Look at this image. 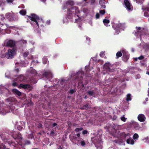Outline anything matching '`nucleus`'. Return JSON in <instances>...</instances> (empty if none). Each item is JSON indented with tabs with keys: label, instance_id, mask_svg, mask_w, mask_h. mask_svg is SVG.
Returning a JSON list of instances; mask_svg holds the SVG:
<instances>
[{
	"label": "nucleus",
	"instance_id": "6e6d98bb",
	"mask_svg": "<svg viewBox=\"0 0 149 149\" xmlns=\"http://www.w3.org/2000/svg\"><path fill=\"white\" fill-rule=\"evenodd\" d=\"M128 58H129V57H128V56H127V58H127V59H128Z\"/></svg>",
	"mask_w": 149,
	"mask_h": 149
},
{
	"label": "nucleus",
	"instance_id": "c85d7f7f",
	"mask_svg": "<svg viewBox=\"0 0 149 149\" xmlns=\"http://www.w3.org/2000/svg\"><path fill=\"white\" fill-rule=\"evenodd\" d=\"M88 94L90 96H91L93 95L94 93L92 91H89L88 92Z\"/></svg>",
	"mask_w": 149,
	"mask_h": 149
},
{
	"label": "nucleus",
	"instance_id": "39448f33",
	"mask_svg": "<svg viewBox=\"0 0 149 149\" xmlns=\"http://www.w3.org/2000/svg\"><path fill=\"white\" fill-rule=\"evenodd\" d=\"M112 65L110 63H106L104 65V69L106 70L107 71L109 72H113L114 69H112Z\"/></svg>",
	"mask_w": 149,
	"mask_h": 149
},
{
	"label": "nucleus",
	"instance_id": "a19ab883",
	"mask_svg": "<svg viewBox=\"0 0 149 149\" xmlns=\"http://www.w3.org/2000/svg\"><path fill=\"white\" fill-rule=\"evenodd\" d=\"M57 125V124L56 123H54L52 124V126L53 127H54Z\"/></svg>",
	"mask_w": 149,
	"mask_h": 149
},
{
	"label": "nucleus",
	"instance_id": "c9c22d12",
	"mask_svg": "<svg viewBox=\"0 0 149 149\" xmlns=\"http://www.w3.org/2000/svg\"><path fill=\"white\" fill-rule=\"evenodd\" d=\"M88 132L87 130H84L82 132V134H86Z\"/></svg>",
	"mask_w": 149,
	"mask_h": 149
},
{
	"label": "nucleus",
	"instance_id": "f704fd0d",
	"mask_svg": "<svg viewBox=\"0 0 149 149\" xmlns=\"http://www.w3.org/2000/svg\"><path fill=\"white\" fill-rule=\"evenodd\" d=\"M122 24H118L117 25V27L119 28H120L122 26Z\"/></svg>",
	"mask_w": 149,
	"mask_h": 149
},
{
	"label": "nucleus",
	"instance_id": "dca6fc26",
	"mask_svg": "<svg viewBox=\"0 0 149 149\" xmlns=\"http://www.w3.org/2000/svg\"><path fill=\"white\" fill-rule=\"evenodd\" d=\"M122 56V53L120 52H118L116 54V58H117L121 56Z\"/></svg>",
	"mask_w": 149,
	"mask_h": 149
},
{
	"label": "nucleus",
	"instance_id": "412c9836",
	"mask_svg": "<svg viewBox=\"0 0 149 149\" xmlns=\"http://www.w3.org/2000/svg\"><path fill=\"white\" fill-rule=\"evenodd\" d=\"M18 79L20 81H22L24 79V77L22 75H21L19 76V77L18 78Z\"/></svg>",
	"mask_w": 149,
	"mask_h": 149
},
{
	"label": "nucleus",
	"instance_id": "7ed1b4c3",
	"mask_svg": "<svg viewBox=\"0 0 149 149\" xmlns=\"http://www.w3.org/2000/svg\"><path fill=\"white\" fill-rule=\"evenodd\" d=\"M15 54V52L14 49H8L6 53L5 56L8 59L12 58Z\"/></svg>",
	"mask_w": 149,
	"mask_h": 149
},
{
	"label": "nucleus",
	"instance_id": "b1692460",
	"mask_svg": "<svg viewBox=\"0 0 149 149\" xmlns=\"http://www.w3.org/2000/svg\"><path fill=\"white\" fill-rule=\"evenodd\" d=\"M6 147L4 145L1 144L0 145V149H6Z\"/></svg>",
	"mask_w": 149,
	"mask_h": 149
},
{
	"label": "nucleus",
	"instance_id": "4d7b16f0",
	"mask_svg": "<svg viewBox=\"0 0 149 149\" xmlns=\"http://www.w3.org/2000/svg\"><path fill=\"white\" fill-rule=\"evenodd\" d=\"M137 32H138V33H139L140 32V31H137Z\"/></svg>",
	"mask_w": 149,
	"mask_h": 149
},
{
	"label": "nucleus",
	"instance_id": "473e14b6",
	"mask_svg": "<svg viewBox=\"0 0 149 149\" xmlns=\"http://www.w3.org/2000/svg\"><path fill=\"white\" fill-rule=\"evenodd\" d=\"M55 134V132L54 131H52L50 133V135L53 136Z\"/></svg>",
	"mask_w": 149,
	"mask_h": 149
},
{
	"label": "nucleus",
	"instance_id": "a18cd8bd",
	"mask_svg": "<svg viewBox=\"0 0 149 149\" xmlns=\"http://www.w3.org/2000/svg\"><path fill=\"white\" fill-rule=\"evenodd\" d=\"M77 136H78V137H79L80 136V134H79V133H78L77 134Z\"/></svg>",
	"mask_w": 149,
	"mask_h": 149
},
{
	"label": "nucleus",
	"instance_id": "680f3d73",
	"mask_svg": "<svg viewBox=\"0 0 149 149\" xmlns=\"http://www.w3.org/2000/svg\"><path fill=\"white\" fill-rule=\"evenodd\" d=\"M50 23V22H48V23Z\"/></svg>",
	"mask_w": 149,
	"mask_h": 149
},
{
	"label": "nucleus",
	"instance_id": "864d4df0",
	"mask_svg": "<svg viewBox=\"0 0 149 149\" xmlns=\"http://www.w3.org/2000/svg\"><path fill=\"white\" fill-rule=\"evenodd\" d=\"M148 98H146V101H147L148 100Z\"/></svg>",
	"mask_w": 149,
	"mask_h": 149
},
{
	"label": "nucleus",
	"instance_id": "6e6552de",
	"mask_svg": "<svg viewBox=\"0 0 149 149\" xmlns=\"http://www.w3.org/2000/svg\"><path fill=\"white\" fill-rule=\"evenodd\" d=\"M138 120L140 122H144L146 120V117L145 116L142 114H139L138 116Z\"/></svg>",
	"mask_w": 149,
	"mask_h": 149
},
{
	"label": "nucleus",
	"instance_id": "bf43d9fd",
	"mask_svg": "<svg viewBox=\"0 0 149 149\" xmlns=\"http://www.w3.org/2000/svg\"><path fill=\"white\" fill-rule=\"evenodd\" d=\"M32 24V23H31V24Z\"/></svg>",
	"mask_w": 149,
	"mask_h": 149
},
{
	"label": "nucleus",
	"instance_id": "9d476101",
	"mask_svg": "<svg viewBox=\"0 0 149 149\" xmlns=\"http://www.w3.org/2000/svg\"><path fill=\"white\" fill-rule=\"evenodd\" d=\"M124 3L126 8L128 10H131V6L130 3L127 0H125Z\"/></svg>",
	"mask_w": 149,
	"mask_h": 149
},
{
	"label": "nucleus",
	"instance_id": "72a5a7b5",
	"mask_svg": "<svg viewBox=\"0 0 149 149\" xmlns=\"http://www.w3.org/2000/svg\"><path fill=\"white\" fill-rule=\"evenodd\" d=\"M144 58V56H141L140 57L138 58V59L141 60L143 59Z\"/></svg>",
	"mask_w": 149,
	"mask_h": 149
},
{
	"label": "nucleus",
	"instance_id": "a878e982",
	"mask_svg": "<svg viewBox=\"0 0 149 149\" xmlns=\"http://www.w3.org/2000/svg\"><path fill=\"white\" fill-rule=\"evenodd\" d=\"M29 54V52H25L24 53L23 55V56L24 57H26Z\"/></svg>",
	"mask_w": 149,
	"mask_h": 149
},
{
	"label": "nucleus",
	"instance_id": "bb28decb",
	"mask_svg": "<svg viewBox=\"0 0 149 149\" xmlns=\"http://www.w3.org/2000/svg\"><path fill=\"white\" fill-rule=\"evenodd\" d=\"M105 13L104 10H101L100 11V13L102 15H103Z\"/></svg>",
	"mask_w": 149,
	"mask_h": 149
},
{
	"label": "nucleus",
	"instance_id": "393cba45",
	"mask_svg": "<svg viewBox=\"0 0 149 149\" xmlns=\"http://www.w3.org/2000/svg\"><path fill=\"white\" fill-rule=\"evenodd\" d=\"M122 52L123 54V56L124 57L126 56L127 52L125 50H123L122 51Z\"/></svg>",
	"mask_w": 149,
	"mask_h": 149
},
{
	"label": "nucleus",
	"instance_id": "0eeeda50",
	"mask_svg": "<svg viewBox=\"0 0 149 149\" xmlns=\"http://www.w3.org/2000/svg\"><path fill=\"white\" fill-rule=\"evenodd\" d=\"M15 99L13 97H9L6 100V104L9 106L11 105V104L12 102L14 101Z\"/></svg>",
	"mask_w": 149,
	"mask_h": 149
},
{
	"label": "nucleus",
	"instance_id": "58836bf2",
	"mask_svg": "<svg viewBox=\"0 0 149 149\" xmlns=\"http://www.w3.org/2000/svg\"><path fill=\"white\" fill-rule=\"evenodd\" d=\"M13 0H7L8 3H12L13 2Z\"/></svg>",
	"mask_w": 149,
	"mask_h": 149
},
{
	"label": "nucleus",
	"instance_id": "aec40b11",
	"mask_svg": "<svg viewBox=\"0 0 149 149\" xmlns=\"http://www.w3.org/2000/svg\"><path fill=\"white\" fill-rule=\"evenodd\" d=\"M88 105L87 104L84 105L83 107L81 108V109H88Z\"/></svg>",
	"mask_w": 149,
	"mask_h": 149
},
{
	"label": "nucleus",
	"instance_id": "7c9ffc66",
	"mask_svg": "<svg viewBox=\"0 0 149 149\" xmlns=\"http://www.w3.org/2000/svg\"><path fill=\"white\" fill-rule=\"evenodd\" d=\"M100 56L102 57H104L105 56L104 52H102L100 53Z\"/></svg>",
	"mask_w": 149,
	"mask_h": 149
},
{
	"label": "nucleus",
	"instance_id": "cd10ccee",
	"mask_svg": "<svg viewBox=\"0 0 149 149\" xmlns=\"http://www.w3.org/2000/svg\"><path fill=\"white\" fill-rule=\"evenodd\" d=\"M5 17L3 15H0V19L2 20H3L5 19Z\"/></svg>",
	"mask_w": 149,
	"mask_h": 149
},
{
	"label": "nucleus",
	"instance_id": "20e7f679",
	"mask_svg": "<svg viewBox=\"0 0 149 149\" xmlns=\"http://www.w3.org/2000/svg\"><path fill=\"white\" fill-rule=\"evenodd\" d=\"M122 135L123 137L125 138L128 139L126 141L127 143L128 144H130L132 145L134 144V141L132 138H130V135L129 133L125 134V133H123Z\"/></svg>",
	"mask_w": 149,
	"mask_h": 149
},
{
	"label": "nucleus",
	"instance_id": "2eb2a0df",
	"mask_svg": "<svg viewBox=\"0 0 149 149\" xmlns=\"http://www.w3.org/2000/svg\"><path fill=\"white\" fill-rule=\"evenodd\" d=\"M134 128L136 130H139L140 129V127L138 123H136L134 124Z\"/></svg>",
	"mask_w": 149,
	"mask_h": 149
},
{
	"label": "nucleus",
	"instance_id": "3c124183",
	"mask_svg": "<svg viewBox=\"0 0 149 149\" xmlns=\"http://www.w3.org/2000/svg\"><path fill=\"white\" fill-rule=\"evenodd\" d=\"M41 1L44 2H45V0H41Z\"/></svg>",
	"mask_w": 149,
	"mask_h": 149
},
{
	"label": "nucleus",
	"instance_id": "f3484780",
	"mask_svg": "<svg viewBox=\"0 0 149 149\" xmlns=\"http://www.w3.org/2000/svg\"><path fill=\"white\" fill-rule=\"evenodd\" d=\"M131 95L130 94H128L127 95L126 100L127 101H130L131 100Z\"/></svg>",
	"mask_w": 149,
	"mask_h": 149
},
{
	"label": "nucleus",
	"instance_id": "5701e85b",
	"mask_svg": "<svg viewBox=\"0 0 149 149\" xmlns=\"http://www.w3.org/2000/svg\"><path fill=\"white\" fill-rule=\"evenodd\" d=\"M103 22L105 25V24H108L109 22V21L108 19H105L103 20Z\"/></svg>",
	"mask_w": 149,
	"mask_h": 149
},
{
	"label": "nucleus",
	"instance_id": "4468645a",
	"mask_svg": "<svg viewBox=\"0 0 149 149\" xmlns=\"http://www.w3.org/2000/svg\"><path fill=\"white\" fill-rule=\"evenodd\" d=\"M13 91L14 93L17 94L19 96H20L21 95V93L16 89H14L13 90Z\"/></svg>",
	"mask_w": 149,
	"mask_h": 149
},
{
	"label": "nucleus",
	"instance_id": "49530a36",
	"mask_svg": "<svg viewBox=\"0 0 149 149\" xmlns=\"http://www.w3.org/2000/svg\"><path fill=\"white\" fill-rule=\"evenodd\" d=\"M146 14H147V13H144V15H145V16H146L147 17H148V16H147V15H146Z\"/></svg>",
	"mask_w": 149,
	"mask_h": 149
},
{
	"label": "nucleus",
	"instance_id": "ea45409f",
	"mask_svg": "<svg viewBox=\"0 0 149 149\" xmlns=\"http://www.w3.org/2000/svg\"><path fill=\"white\" fill-rule=\"evenodd\" d=\"M74 92V91L73 90H71L70 91V93H73Z\"/></svg>",
	"mask_w": 149,
	"mask_h": 149
},
{
	"label": "nucleus",
	"instance_id": "f03ea898",
	"mask_svg": "<svg viewBox=\"0 0 149 149\" xmlns=\"http://www.w3.org/2000/svg\"><path fill=\"white\" fill-rule=\"evenodd\" d=\"M5 17L6 19H8L10 21L16 20L18 19L17 17L12 11L10 13H6L5 15Z\"/></svg>",
	"mask_w": 149,
	"mask_h": 149
},
{
	"label": "nucleus",
	"instance_id": "052dcab7",
	"mask_svg": "<svg viewBox=\"0 0 149 149\" xmlns=\"http://www.w3.org/2000/svg\"><path fill=\"white\" fill-rule=\"evenodd\" d=\"M85 1H86V0H84Z\"/></svg>",
	"mask_w": 149,
	"mask_h": 149
},
{
	"label": "nucleus",
	"instance_id": "79ce46f5",
	"mask_svg": "<svg viewBox=\"0 0 149 149\" xmlns=\"http://www.w3.org/2000/svg\"><path fill=\"white\" fill-rule=\"evenodd\" d=\"M82 72L81 71H80V72H79L78 73V74H81V75L82 74Z\"/></svg>",
	"mask_w": 149,
	"mask_h": 149
},
{
	"label": "nucleus",
	"instance_id": "ddd939ff",
	"mask_svg": "<svg viewBox=\"0 0 149 149\" xmlns=\"http://www.w3.org/2000/svg\"><path fill=\"white\" fill-rule=\"evenodd\" d=\"M99 3L101 5L102 8H105L106 6L104 4L105 1L104 0H100Z\"/></svg>",
	"mask_w": 149,
	"mask_h": 149
},
{
	"label": "nucleus",
	"instance_id": "9b49d317",
	"mask_svg": "<svg viewBox=\"0 0 149 149\" xmlns=\"http://www.w3.org/2000/svg\"><path fill=\"white\" fill-rule=\"evenodd\" d=\"M15 45V43L12 40H10L8 41L6 43V45L7 46L13 47Z\"/></svg>",
	"mask_w": 149,
	"mask_h": 149
},
{
	"label": "nucleus",
	"instance_id": "4be33fe9",
	"mask_svg": "<svg viewBox=\"0 0 149 149\" xmlns=\"http://www.w3.org/2000/svg\"><path fill=\"white\" fill-rule=\"evenodd\" d=\"M83 129V128L82 127L76 128L75 129V131L76 132H78L81 131Z\"/></svg>",
	"mask_w": 149,
	"mask_h": 149
},
{
	"label": "nucleus",
	"instance_id": "f8f14e48",
	"mask_svg": "<svg viewBox=\"0 0 149 149\" xmlns=\"http://www.w3.org/2000/svg\"><path fill=\"white\" fill-rule=\"evenodd\" d=\"M19 87L20 88H22L25 89L29 88L30 87V86L29 84H20L19 85Z\"/></svg>",
	"mask_w": 149,
	"mask_h": 149
},
{
	"label": "nucleus",
	"instance_id": "de8ad7c7",
	"mask_svg": "<svg viewBox=\"0 0 149 149\" xmlns=\"http://www.w3.org/2000/svg\"><path fill=\"white\" fill-rule=\"evenodd\" d=\"M16 84V83H13V86H15Z\"/></svg>",
	"mask_w": 149,
	"mask_h": 149
},
{
	"label": "nucleus",
	"instance_id": "6ab92c4d",
	"mask_svg": "<svg viewBox=\"0 0 149 149\" xmlns=\"http://www.w3.org/2000/svg\"><path fill=\"white\" fill-rule=\"evenodd\" d=\"M139 135L136 133H135L133 136V138L134 139H137Z\"/></svg>",
	"mask_w": 149,
	"mask_h": 149
},
{
	"label": "nucleus",
	"instance_id": "603ef678",
	"mask_svg": "<svg viewBox=\"0 0 149 149\" xmlns=\"http://www.w3.org/2000/svg\"><path fill=\"white\" fill-rule=\"evenodd\" d=\"M58 149H62V148L61 146H60Z\"/></svg>",
	"mask_w": 149,
	"mask_h": 149
},
{
	"label": "nucleus",
	"instance_id": "e2e57ef3",
	"mask_svg": "<svg viewBox=\"0 0 149 149\" xmlns=\"http://www.w3.org/2000/svg\"><path fill=\"white\" fill-rule=\"evenodd\" d=\"M50 23V22H48V23Z\"/></svg>",
	"mask_w": 149,
	"mask_h": 149
},
{
	"label": "nucleus",
	"instance_id": "e433bc0d",
	"mask_svg": "<svg viewBox=\"0 0 149 149\" xmlns=\"http://www.w3.org/2000/svg\"><path fill=\"white\" fill-rule=\"evenodd\" d=\"M100 17V15L98 13H97L96 15V17L97 19H98Z\"/></svg>",
	"mask_w": 149,
	"mask_h": 149
},
{
	"label": "nucleus",
	"instance_id": "1a4fd4ad",
	"mask_svg": "<svg viewBox=\"0 0 149 149\" xmlns=\"http://www.w3.org/2000/svg\"><path fill=\"white\" fill-rule=\"evenodd\" d=\"M43 76L47 78H52L53 77L52 74L50 71L45 72L43 74Z\"/></svg>",
	"mask_w": 149,
	"mask_h": 149
},
{
	"label": "nucleus",
	"instance_id": "8fccbe9b",
	"mask_svg": "<svg viewBox=\"0 0 149 149\" xmlns=\"http://www.w3.org/2000/svg\"><path fill=\"white\" fill-rule=\"evenodd\" d=\"M33 72L34 73V74L36 73V71L35 70H33Z\"/></svg>",
	"mask_w": 149,
	"mask_h": 149
},
{
	"label": "nucleus",
	"instance_id": "c756f323",
	"mask_svg": "<svg viewBox=\"0 0 149 149\" xmlns=\"http://www.w3.org/2000/svg\"><path fill=\"white\" fill-rule=\"evenodd\" d=\"M80 144L82 146H84L86 145V143L84 141H81L80 142Z\"/></svg>",
	"mask_w": 149,
	"mask_h": 149
},
{
	"label": "nucleus",
	"instance_id": "423d86ee",
	"mask_svg": "<svg viewBox=\"0 0 149 149\" xmlns=\"http://www.w3.org/2000/svg\"><path fill=\"white\" fill-rule=\"evenodd\" d=\"M74 4L73 1L72 0H68L66 3V8L69 10L71 7Z\"/></svg>",
	"mask_w": 149,
	"mask_h": 149
},
{
	"label": "nucleus",
	"instance_id": "2f4dec72",
	"mask_svg": "<svg viewBox=\"0 0 149 149\" xmlns=\"http://www.w3.org/2000/svg\"><path fill=\"white\" fill-rule=\"evenodd\" d=\"M121 120L124 122H125L126 121V118L124 116H123L121 118Z\"/></svg>",
	"mask_w": 149,
	"mask_h": 149
},
{
	"label": "nucleus",
	"instance_id": "f257e3e1",
	"mask_svg": "<svg viewBox=\"0 0 149 149\" xmlns=\"http://www.w3.org/2000/svg\"><path fill=\"white\" fill-rule=\"evenodd\" d=\"M29 18L30 19L35 23V24L37 25L38 26H39V25H41V23H43L42 19L40 18L38 16L35 14H32L31 16H28Z\"/></svg>",
	"mask_w": 149,
	"mask_h": 149
},
{
	"label": "nucleus",
	"instance_id": "c03bdc74",
	"mask_svg": "<svg viewBox=\"0 0 149 149\" xmlns=\"http://www.w3.org/2000/svg\"><path fill=\"white\" fill-rule=\"evenodd\" d=\"M136 29H137V30H140L141 29V28L140 27H136Z\"/></svg>",
	"mask_w": 149,
	"mask_h": 149
},
{
	"label": "nucleus",
	"instance_id": "a211bd4d",
	"mask_svg": "<svg viewBox=\"0 0 149 149\" xmlns=\"http://www.w3.org/2000/svg\"><path fill=\"white\" fill-rule=\"evenodd\" d=\"M19 13L20 14L22 15H24L26 14V10H20Z\"/></svg>",
	"mask_w": 149,
	"mask_h": 149
},
{
	"label": "nucleus",
	"instance_id": "13d9d810",
	"mask_svg": "<svg viewBox=\"0 0 149 149\" xmlns=\"http://www.w3.org/2000/svg\"><path fill=\"white\" fill-rule=\"evenodd\" d=\"M25 42L26 43V41H25Z\"/></svg>",
	"mask_w": 149,
	"mask_h": 149
},
{
	"label": "nucleus",
	"instance_id": "37998d69",
	"mask_svg": "<svg viewBox=\"0 0 149 149\" xmlns=\"http://www.w3.org/2000/svg\"><path fill=\"white\" fill-rule=\"evenodd\" d=\"M44 58H43V60H44ZM47 61H46L45 62L44 61H43V63L44 64H46L47 63Z\"/></svg>",
	"mask_w": 149,
	"mask_h": 149
},
{
	"label": "nucleus",
	"instance_id": "4c0bfd02",
	"mask_svg": "<svg viewBox=\"0 0 149 149\" xmlns=\"http://www.w3.org/2000/svg\"><path fill=\"white\" fill-rule=\"evenodd\" d=\"M144 0H135L136 3H140Z\"/></svg>",
	"mask_w": 149,
	"mask_h": 149
},
{
	"label": "nucleus",
	"instance_id": "09e8293b",
	"mask_svg": "<svg viewBox=\"0 0 149 149\" xmlns=\"http://www.w3.org/2000/svg\"><path fill=\"white\" fill-rule=\"evenodd\" d=\"M138 59V58H135V60L136 61H137V60Z\"/></svg>",
	"mask_w": 149,
	"mask_h": 149
},
{
	"label": "nucleus",
	"instance_id": "5fc2aeb1",
	"mask_svg": "<svg viewBox=\"0 0 149 149\" xmlns=\"http://www.w3.org/2000/svg\"><path fill=\"white\" fill-rule=\"evenodd\" d=\"M86 97H87L86 96H86H85V97H84V98H85V99H86Z\"/></svg>",
	"mask_w": 149,
	"mask_h": 149
}]
</instances>
